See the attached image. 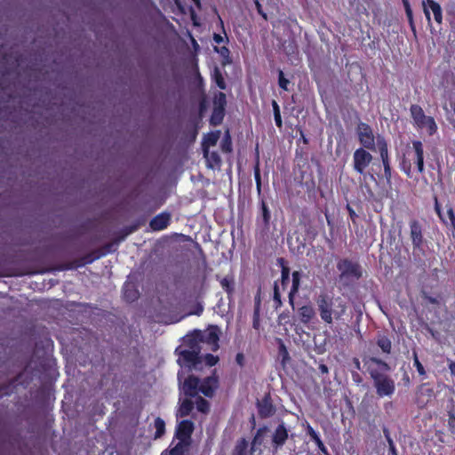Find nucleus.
Instances as JSON below:
<instances>
[{"label":"nucleus","mask_w":455,"mask_h":455,"mask_svg":"<svg viewBox=\"0 0 455 455\" xmlns=\"http://www.w3.org/2000/svg\"><path fill=\"white\" fill-rule=\"evenodd\" d=\"M315 306L321 321L326 325L343 321L348 310V304L341 296L320 292L315 298Z\"/></svg>","instance_id":"f257e3e1"},{"label":"nucleus","mask_w":455,"mask_h":455,"mask_svg":"<svg viewBox=\"0 0 455 455\" xmlns=\"http://www.w3.org/2000/svg\"><path fill=\"white\" fill-rule=\"evenodd\" d=\"M368 373L373 381V387L379 397H391L395 391V380L387 374L390 370L387 362L379 357L368 358Z\"/></svg>","instance_id":"f03ea898"},{"label":"nucleus","mask_w":455,"mask_h":455,"mask_svg":"<svg viewBox=\"0 0 455 455\" xmlns=\"http://www.w3.org/2000/svg\"><path fill=\"white\" fill-rule=\"evenodd\" d=\"M412 147L408 148L403 153V156L400 162V169L408 178L412 177V164H415L419 173L424 172V151L423 144L420 140H413Z\"/></svg>","instance_id":"7ed1b4c3"},{"label":"nucleus","mask_w":455,"mask_h":455,"mask_svg":"<svg viewBox=\"0 0 455 455\" xmlns=\"http://www.w3.org/2000/svg\"><path fill=\"white\" fill-rule=\"evenodd\" d=\"M410 115L413 121V125L417 129H425L428 136H433L437 132L438 125L435 118L426 116L420 105L411 104Z\"/></svg>","instance_id":"20e7f679"},{"label":"nucleus","mask_w":455,"mask_h":455,"mask_svg":"<svg viewBox=\"0 0 455 455\" xmlns=\"http://www.w3.org/2000/svg\"><path fill=\"white\" fill-rule=\"evenodd\" d=\"M357 139L361 144V148L366 150L375 152L377 148V136H374L373 130L371 125L364 122H360L355 129Z\"/></svg>","instance_id":"39448f33"},{"label":"nucleus","mask_w":455,"mask_h":455,"mask_svg":"<svg viewBox=\"0 0 455 455\" xmlns=\"http://www.w3.org/2000/svg\"><path fill=\"white\" fill-rule=\"evenodd\" d=\"M337 268L340 272V280L354 281L360 279L363 275L361 266L349 259H342L338 261Z\"/></svg>","instance_id":"423d86ee"},{"label":"nucleus","mask_w":455,"mask_h":455,"mask_svg":"<svg viewBox=\"0 0 455 455\" xmlns=\"http://www.w3.org/2000/svg\"><path fill=\"white\" fill-rule=\"evenodd\" d=\"M435 398V392L430 383H421L417 387L414 403L419 409L427 407Z\"/></svg>","instance_id":"0eeeda50"},{"label":"nucleus","mask_w":455,"mask_h":455,"mask_svg":"<svg viewBox=\"0 0 455 455\" xmlns=\"http://www.w3.org/2000/svg\"><path fill=\"white\" fill-rule=\"evenodd\" d=\"M377 148L384 166L385 179L387 183H390L392 179V169L388 156V147L386 138L380 134L377 135Z\"/></svg>","instance_id":"6e6552de"},{"label":"nucleus","mask_w":455,"mask_h":455,"mask_svg":"<svg viewBox=\"0 0 455 455\" xmlns=\"http://www.w3.org/2000/svg\"><path fill=\"white\" fill-rule=\"evenodd\" d=\"M372 160V156L367 149L358 148L353 153V169L358 174H364L365 170Z\"/></svg>","instance_id":"1a4fd4ad"},{"label":"nucleus","mask_w":455,"mask_h":455,"mask_svg":"<svg viewBox=\"0 0 455 455\" xmlns=\"http://www.w3.org/2000/svg\"><path fill=\"white\" fill-rule=\"evenodd\" d=\"M175 351L179 355L178 363L181 366L192 368L202 363L201 355L196 351L182 347H177Z\"/></svg>","instance_id":"9d476101"},{"label":"nucleus","mask_w":455,"mask_h":455,"mask_svg":"<svg viewBox=\"0 0 455 455\" xmlns=\"http://www.w3.org/2000/svg\"><path fill=\"white\" fill-rule=\"evenodd\" d=\"M410 238L414 251H422L425 239L422 233V224L418 220H411L409 222Z\"/></svg>","instance_id":"9b49d317"},{"label":"nucleus","mask_w":455,"mask_h":455,"mask_svg":"<svg viewBox=\"0 0 455 455\" xmlns=\"http://www.w3.org/2000/svg\"><path fill=\"white\" fill-rule=\"evenodd\" d=\"M220 329L218 326H210L204 331H201L202 344L209 346L212 351H217L220 348Z\"/></svg>","instance_id":"f8f14e48"},{"label":"nucleus","mask_w":455,"mask_h":455,"mask_svg":"<svg viewBox=\"0 0 455 455\" xmlns=\"http://www.w3.org/2000/svg\"><path fill=\"white\" fill-rule=\"evenodd\" d=\"M423 12L428 23L431 22L430 11L434 14V20L438 25L443 23L442 6L435 0H423L422 1Z\"/></svg>","instance_id":"ddd939ff"},{"label":"nucleus","mask_w":455,"mask_h":455,"mask_svg":"<svg viewBox=\"0 0 455 455\" xmlns=\"http://www.w3.org/2000/svg\"><path fill=\"white\" fill-rule=\"evenodd\" d=\"M259 416L260 419H268L276 411L270 394H265L260 401L257 403Z\"/></svg>","instance_id":"4468645a"},{"label":"nucleus","mask_w":455,"mask_h":455,"mask_svg":"<svg viewBox=\"0 0 455 455\" xmlns=\"http://www.w3.org/2000/svg\"><path fill=\"white\" fill-rule=\"evenodd\" d=\"M200 336H202L201 330H194L192 332L187 334L184 337L183 347L201 355L202 339Z\"/></svg>","instance_id":"2eb2a0df"},{"label":"nucleus","mask_w":455,"mask_h":455,"mask_svg":"<svg viewBox=\"0 0 455 455\" xmlns=\"http://www.w3.org/2000/svg\"><path fill=\"white\" fill-rule=\"evenodd\" d=\"M193 431V422L189 419H184L178 424L175 431V437L180 442L189 443Z\"/></svg>","instance_id":"dca6fc26"},{"label":"nucleus","mask_w":455,"mask_h":455,"mask_svg":"<svg viewBox=\"0 0 455 455\" xmlns=\"http://www.w3.org/2000/svg\"><path fill=\"white\" fill-rule=\"evenodd\" d=\"M289 438V430L285 424L281 422L277 425L272 435V444L275 449H278L283 446Z\"/></svg>","instance_id":"f3484780"},{"label":"nucleus","mask_w":455,"mask_h":455,"mask_svg":"<svg viewBox=\"0 0 455 455\" xmlns=\"http://www.w3.org/2000/svg\"><path fill=\"white\" fill-rule=\"evenodd\" d=\"M199 387L200 379L193 374L188 375L182 385L183 393L188 398L196 397L199 392Z\"/></svg>","instance_id":"a211bd4d"},{"label":"nucleus","mask_w":455,"mask_h":455,"mask_svg":"<svg viewBox=\"0 0 455 455\" xmlns=\"http://www.w3.org/2000/svg\"><path fill=\"white\" fill-rule=\"evenodd\" d=\"M171 221L172 214L164 212L153 217L149 226L152 231H162L167 228Z\"/></svg>","instance_id":"6ab92c4d"},{"label":"nucleus","mask_w":455,"mask_h":455,"mask_svg":"<svg viewBox=\"0 0 455 455\" xmlns=\"http://www.w3.org/2000/svg\"><path fill=\"white\" fill-rule=\"evenodd\" d=\"M297 315L299 321L307 325L311 323L313 318L315 316V310L311 305H305L298 308Z\"/></svg>","instance_id":"aec40b11"},{"label":"nucleus","mask_w":455,"mask_h":455,"mask_svg":"<svg viewBox=\"0 0 455 455\" xmlns=\"http://www.w3.org/2000/svg\"><path fill=\"white\" fill-rule=\"evenodd\" d=\"M275 342L277 344V358L280 360L281 365L284 368L291 362L290 353L281 338H276Z\"/></svg>","instance_id":"412c9836"},{"label":"nucleus","mask_w":455,"mask_h":455,"mask_svg":"<svg viewBox=\"0 0 455 455\" xmlns=\"http://www.w3.org/2000/svg\"><path fill=\"white\" fill-rule=\"evenodd\" d=\"M300 278L301 274L299 271H294L292 273V285L291 288V291L289 292V304L291 306V307L295 308V297L299 291V285H300Z\"/></svg>","instance_id":"4be33fe9"},{"label":"nucleus","mask_w":455,"mask_h":455,"mask_svg":"<svg viewBox=\"0 0 455 455\" xmlns=\"http://www.w3.org/2000/svg\"><path fill=\"white\" fill-rule=\"evenodd\" d=\"M216 384L217 380L212 379V377H206V379L200 383L199 391L204 394L206 397H212L214 393Z\"/></svg>","instance_id":"5701e85b"},{"label":"nucleus","mask_w":455,"mask_h":455,"mask_svg":"<svg viewBox=\"0 0 455 455\" xmlns=\"http://www.w3.org/2000/svg\"><path fill=\"white\" fill-rule=\"evenodd\" d=\"M220 138V132L217 130L216 132H209L205 135L203 142V148L204 152V156L208 155V148L211 146H214L217 144L218 140Z\"/></svg>","instance_id":"b1692460"},{"label":"nucleus","mask_w":455,"mask_h":455,"mask_svg":"<svg viewBox=\"0 0 455 455\" xmlns=\"http://www.w3.org/2000/svg\"><path fill=\"white\" fill-rule=\"evenodd\" d=\"M377 346L386 354H390L392 350V342L390 338L384 333H378L376 339Z\"/></svg>","instance_id":"393cba45"},{"label":"nucleus","mask_w":455,"mask_h":455,"mask_svg":"<svg viewBox=\"0 0 455 455\" xmlns=\"http://www.w3.org/2000/svg\"><path fill=\"white\" fill-rule=\"evenodd\" d=\"M194 408V403L191 401V399L188 397L187 399H184L178 409L177 416L180 418H186L188 415L190 414Z\"/></svg>","instance_id":"a878e982"},{"label":"nucleus","mask_w":455,"mask_h":455,"mask_svg":"<svg viewBox=\"0 0 455 455\" xmlns=\"http://www.w3.org/2000/svg\"><path fill=\"white\" fill-rule=\"evenodd\" d=\"M211 78L212 81L214 82L219 88L222 90L226 89L227 84L225 78L223 77L222 71L219 67H214L211 74Z\"/></svg>","instance_id":"bb28decb"},{"label":"nucleus","mask_w":455,"mask_h":455,"mask_svg":"<svg viewBox=\"0 0 455 455\" xmlns=\"http://www.w3.org/2000/svg\"><path fill=\"white\" fill-rule=\"evenodd\" d=\"M224 118L225 109L213 108L211 117L209 119V123L212 126H217L223 123Z\"/></svg>","instance_id":"cd10ccee"},{"label":"nucleus","mask_w":455,"mask_h":455,"mask_svg":"<svg viewBox=\"0 0 455 455\" xmlns=\"http://www.w3.org/2000/svg\"><path fill=\"white\" fill-rule=\"evenodd\" d=\"M220 285L228 297L235 292V280L233 276L226 275L221 278Z\"/></svg>","instance_id":"c85d7f7f"},{"label":"nucleus","mask_w":455,"mask_h":455,"mask_svg":"<svg viewBox=\"0 0 455 455\" xmlns=\"http://www.w3.org/2000/svg\"><path fill=\"white\" fill-rule=\"evenodd\" d=\"M277 260L281 266V284L284 287L290 282L291 270L287 266H285L284 259L283 258H279Z\"/></svg>","instance_id":"c756f323"},{"label":"nucleus","mask_w":455,"mask_h":455,"mask_svg":"<svg viewBox=\"0 0 455 455\" xmlns=\"http://www.w3.org/2000/svg\"><path fill=\"white\" fill-rule=\"evenodd\" d=\"M105 253H101L100 251H94L90 253H87L81 257L80 264L78 266H85V264H92L94 260L100 258Z\"/></svg>","instance_id":"7c9ffc66"},{"label":"nucleus","mask_w":455,"mask_h":455,"mask_svg":"<svg viewBox=\"0 0 455 455\" xmlns=\"http://www.w3.org/2000/svg\"><path fill=\"white\" fill-rule=\"evenodd\" d=\"M154 427L156 428L154 438L159 439V438L163 437L164 435L165 428H166L164 420L159 417L156 418L154 420Z\"/></svg>","instance_id":"2f4dec72"},{"label":"nucleus","mask_w":455,"mask_h":455,"mask_svg":"<svg viewBox=\"0 0 455 455\" xmlns=\"http://www.w3.org/2000/svg\"><path fill=\"white\" fill-rule=\"evenodd\" d=\"M260 212L262 223L265 228H268L271 219V212L268 209L267 203L263 199L260 201Z\"/></svg>","instance_id":"473e14b6"},{"label":"nucleus","mask_w":455,"mask_h":455,"mask_svg":"<svg viewBox=\"0 0 455 455\" xmlns=\"http://www.w3.org/2000/svg\"><path fill=\"white\" fill-rule=\"evenodd\" d=\"M214 51L219 52L221 55L222 59V66H226L227 64H230L232 60L230 58V51L226 46H214Z\"/></svg>","instance_id":"72a5a7b5"},{"label":"nucleus","mask_w":455,"mask_h":455,"mask_svg":"<svg viewBox=\"0 0 455 455\" xmlns=\"http://www.w3.org/2000/svg\"><path fill=\"white\" fill-rule=\"evenodd\" d=\"M213 108H221L225 110L227 105L226 95L223 92H216L213 97Z\"/></svg>","instance_id":"f704fd0d"},{"label":"nucleus","mask_w":455,"mask_h":455,"mask_svg":"<svg viewBox=\"0 0 455 455\" xmlns=\"http://www.w3.org/2000/svg\"><path fill=\"white\" fill-rule=\"evenodd\" d=\"M277 84L280 88L284 91H290L289 85L291 84V81L285 78L283 70H278Z\"/></svg>","instance_id":"c9c22d12"},{"label":"nucleus","mask_w":455,"mask_h":455,"mask_svg":"<svg viewBox=\"0 0 455 455\" xmlns=\"http://www.w3.org/2000/svg\"><path fill=\"white\" fill-rule=\"evenodd\" d=\"M248 443L244 439L240 440L233 451V455H246Z\"/></svg>","instance_id":"e433bc0d"},{"label":"nucleus","mask_w":455,"mask_h":455,"mask_svg":"<svg viewBox=\"0 0 455 455\" xmlns=\"http://www.w3.org/2000/svg\"><path fill=\"white\" fill-rule=\"evenodd\" d=\"M413 357V365L416 367L418 372L419 375H421L422 378H426V370L422 365V363L419 359L418 353L416 351H413L412 353Z\"/></svg>","instance_id":"4c0bfd02"},{"label":"nucleus","mask_w":455,"mask_h":455,"mask_svg":"<svg viewBox=\"0 0 455 455\" xmlns=\"http://www.w3.org/2000/svg\"><path fill=\"white\" fill-rule=\"evenodd\" d=\"M184 443H188V442H179L175 446L172 447L169 450V455H184L185 454V445Z\"/></svg>","instance_id":"58836bf2"},{"label":"nucleus","mask_w":455,"mask_h":455,"mask_svg":"<svg viewBox=\"0 0 455 455\" xmlns=\"http://www.w3.org/2000/svg\"><path fill=\"white\" fill-rule=\"evenodd\" d=\"M196 408L199 411L207 413L210 410L209 403L203 397H197L196 401Z\"/></svg>","instance_id":"ea45409f"},{"label":"nucleus","mask_w":455,"mask_h":455,"mask_svg":"<svg viewBox=\"0 0 455 455\" xmlns=\"http://www.w3.org/2000/svg\"><path fill=\"white\" fill-rule=\"evenodd\" d=\"M206 158H207V161L210 163V164H209L210 167H214L216 165H220L221 163V158L217 152H212V153L208 152Z\"/></svg>","instance_id":"a19ab883"},{"label":"nucleus","mask_w":455,"mask_h":455,"mask_svg":"<svg viewBox=\"0 0 455 455\" xmlns=\"http://www.w3.org/2000/svg\"><path fill=\"white\" fill-rule=\"evenodd\" d=\"M130 285L124 287V297L127 301H134L139 296V292L134 289H130Z\"/></svg>","instance_id":"79ce46f5"},{"label":"nucleus","mask_w":455,"mask_h":455,"mask_svg":"<svg viewBox=\"0 0 455 455\" xmlns=\"http://www.w3.org/2000/svg\"><path fill=\"white\" fill-rule=\"evenodd\" d=\"M448 428L452 435H455V411L451 409L448 411Z\"/></svg>","instance_id":"37998d69"},{"label":"nucleus","mask_w":455,"mask_h":455,"mask_svg":"<svg viewBox=\"0 0 455 455\" xmlns=\"http://www.w3.org/2000/svg\"><path fill=\"white\" fill-rule=\"evenodd\" d=\"M403 8H404L405 15H406L407 20L409 22V25H410L411 30L415 33L416 32V27H415V24H414L413 13H412V10L411 8V4L407 5V6H404Z\"/></svg>","instance_id":"c03bdc74"},{"label":"nucleus","mask_w":455,"mask_h":455,"mask_svg":"<svg viewBox=\"0 0 455 455\" xmlns=\"http://www.w3.org/2000/svg\"><path fill=\"white\" fill-rule=\"evenodd\" d=\"M252 327L259 330L260 327V307L259 305L255 307L252 318Z\"/></svg>","instance_id":"a18cd8bd"},{"label":"nucleus","mask_w":455,"mask_h":455,"mask_svg":"<svg viewBox=\"0 0 455 455\" xmlns=\"http://www.w3.org/2000/svg\"><path fill=\"white\" fill-rule=\"evenodd\" d=\"M220 359L218 355L207 353L204 355V363L207 366H215L219 363Z\"/></svg>","instance_id":"49530a36"},{"label":"nucleus","mask_w":455,"mask_h":455,"mask_svg":"<svg viewBox=\"0 0 455 455\" xmlns=\"http://www.w3.org/2000/svg\"><path fill=\"white\" fill-rule=\"evenodd\" d=\"M273 300L275 303V307L276 309L282 307L281 294H280L277 283H275V287H274Z\"/></svg>","instance_id":"de8ad7c7"},{"label":"nucleus","mask_w":455,"mask_h":455,"mask_svg":"<svg viewBox=\"0 0 455 455\" xmlns=\"http://www.w3.org/2000/svg\"><path fill=\"white\" fill-rule=\"evenodd\" d=\"M221 148H222V152H224V153H230L232 150L231 139L228 133L222 140Z\"/></svg>","instance_id":"09e8293b"},{"label":"nucleus","mask_w":455,"mask_h":455,"mask_svg":"<svg viewBox=\"0 0 455 455\" xmlns=\"http://www.w3.org/2000/svg\"><path fill=\"white\" fill-rule=\"evenodd\" d=\"M384 434L386 435V439L387 441V443L389 446V451H390L391 455H397L395 446L394 444L393 440L389 437L388 430L387 428L384 429Z\"/></svg>","instance_id":"8fccbe9b"},{"label":"nucleus","mask_w":455,"mask_h":455,"mask_svg":"<svg viewBox=\"0 0 455 455\" xmlns=\"http://www.w3.org/2000/svg\"><path fill=\"white\" fill-rule=\"evenodd\" d=\"M254 178L257 184V188L260 192L261 179H260V169L259 163L254 167Z\"/></svg>","instance_id":"3c124183"},{"label":"nucleus","mask_w":455,"mask_h":455,"mask_svg":"<svg viewBox=\"0 0 455 455\" xmlns=\"http://www.w3.org/2000/svg\"><path fill=\"white\" fill-rule=\"evenodd\" d=\"M434 201H435V211L437 216L443 222L446 223L443 217V214H442V206L440 205L438 197L436 196H434Z\"/></svg>","instance_id":"603ef678"},{"label":"nucleus","mask_w":455,"mask_h":455,"mask_svg":"<svg viewBox=\"0 0 455 455\" xmlns=\"http://www.w3.org/2000/svg\"><path fill=\"white\" fill-rule=\"evenodd\" d=\"M315 445L317 446V448L319 449L320 452L323 455H329L328 453V449L327 447L324 445V443H323V441L321 440V438L319 437L318 439H316L315 441Z\"/></svg>","instance_id":"864d4df0"},{"label":"nucleus","mask_w":455,"mask_h":455,"mask_svg":"<svg viewBox=\"0 0 455 455\" xmlns=\"http://www.w3.org/2000/svg\"><path fill=\"white\" fill-rule=\"evenodd\" d=\"M447 216L451 221V228L455 229V212L452 209V206H448Z\"/></svg>","instance_id":"5fc2aeb1"},{"label":"nucleus","mask_w":455,"mask_h":455,"mask_svg":"<svg viewBox=\"0 0 455 455\" xmlns=\"http://www.w3.org/2000/svg\"><path fill=\"white\" fill-rule=\"evenodd\" d=\"M307 434L310 436L311 440L315 442L316 439H318L320 436L316 433V431L313 428L311 425H307Z\"/></svg>","instance_id":"6e6d98bb"},{"label":"nucleus","mask_w":455,"mask_h":455,"mask_svg":"<svg viewBox=\"0 0 455 455\" xmlns=\"http://www.w3.org/2000/svg\"><path fill=\"white\" fill-rule=\"evenodd\" d=\"M307 434L310 436L311 440L315 442L316 439H318L320 436L316 433V431L313 428L311 425H307Z\"/></svg>","instance_id":"4d7b16f0"},{"label":"nucleus","mask_w":455,"mask_h":455,"mask_svg":"<svg viewBox=\"0 0 455 455\" xmlns=\"http://www.w3.org/2000/svg\"><path fill=\"white\" fill-rule=\"evenodd\" d=\"M235 363L240 366L243 367L245 363V357L243 352H239L235 355Z\"/></svg>","instance_id":"13d9d810"},{"label":"nucleus","mask_w":455,"mask_h":455,"mask_svg":"<svg viewBox=\"0 0 455 455\" xmlns=\"http://www.w3.org/2000/svg\"><path fill=\"white\" fill-rule=\"evenodd\" d=\"M196 79L198 83V86L203 89L204 86V80L203 76H201V73L199 72L197 68H196Z\"/></svg>","instance_id":"bf43d9fd"},{"label":"nucleus","mask_w":455,"mask_h":455,"mask_svg":"<svg viewBox=\"0 0 455 455\" xmlns=\"http://www.w3.org/2000/svg\"><path fill=\"white\" fill-rule=\"evenodd\" d=\"M255 4H256V8H257L258 12L261 15V17L264 20H267V14L263 12L262 6H261L259 1V0H255Z\"/></svg>","instance_id":"052dcab7"},{"label":"nucleus","mask_w":455,"mask_h":455,"mask_svg":"<svg viewBox=\"0 0 455 455\" xmlns=\"http://www.w3.org/2000/svg\"><path fill=\"white\" fill-rule=\"evenodd\" d=\"M207 108V101L205 100V98H204L201 102L199 103V115L203 116L204 110Z\"/></svg>","instance_id":"680f3d73"},{"label":"nucleus","mask_w":455,"mask_h":455,"mask_svg":"<svg viewBox=\"0 0 455 455\" xmlns=\"http://www.w3.org/2000/svg\"><path fill=\"white\" fill-rule=\"evenodd\" d=\"M266 430V427H259L257 431V435H255L254 439H253V443H260L259 441V438L262 435V432Z\"/></svg>","instance_id":"e2e57ef3"},{"label":"nucleus","mask_w":455,"mask_h":455,"mask_svg":"<svg viewBox=\"0 0 455 455\" xmlns=\"http://www.w3.org/2000/svg\"><path fill=\"white\" fill-rule=\"evenodd\" d=\"M212 39H213L214 43H216L218 44L223 43V38H222L220 34L214 33L213 36H212Z\"/></svg>","instance_id":"0e129e2a"},{"label":"nucleus","mask_w":455,"mask_h":455,"mask_svg":"<svg viewBox=\"0 0 455 455\" xmlns=\"http://www.w3.org/2000/svg\"><path fill=\"white\" fill-rule=\"evenodd\" d=\"M274 117H275V124H276L277 127L281 128L282 125H283V122H282V118H281V114L274 115Z\"/></svg>","instance_id":"69168bd1"},{"label":"nucleus","mask_w":455,"mask_h":455,"mask_svg":"<svg viewBox=\"0 0 455 455\" xmlns=\"http://www.w3.org/2000/svg\"><path fill=\"white\" fill-rule=\"evenodd\" d=\"M272 107H273L274 115H276V113H280V108H279V106L277 104V101L273 100L272 101Z\"/></svg>","instance_id":"338daca9"},{"label":"nucleus","mask_w":455,"mask_h":455,"mask_svg":"<svg viewBox=\"0 0 455 455\" xmlns=\"http://www.w3.org/2000/svg\"><path fill=\"white\" fill-rule=\"evenodd\" d=\"M449 369L451 373L455 377V362H451L449 363Z\"/></svg>","instance_id":"774afa93"}]
</instances>
